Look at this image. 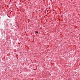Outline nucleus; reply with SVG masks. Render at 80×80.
Instances as JSON below:
<instances>
[{
  "label": "nucleus",
  "mask_w": 80,
  "mask_h": 80,
  "mask_svg": "<svg viewBox=\"0 0 80 80\" xmlns=\"http://www.w3.org/2000/svg\"><path fill=\"white\" fill-rule=\"evenodd\" d=\"M35 32L36 33H38V31H36Z\"/></svg>",
  "instance_id": "1"
}]
</instances>
